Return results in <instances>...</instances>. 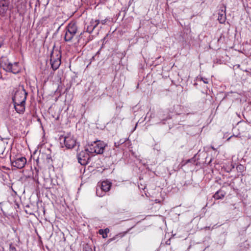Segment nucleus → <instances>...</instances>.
Returning <instances> with one entry per match:
<instances>
[{"label": "nucleus", "instance_id": "nucleus-1", "mask_svg": "<svg viewBox=\"0 0 251 251\" xmlns=\"http://www.w3.org/2000/svg\"><path fill=\"white\" fill-rule=\"evenodd\" d=\"M27 95V93L23 86H19L14 89L12 100L15 109L17 113L21 114L25 112Z\"/></svg>", "mask_w": 251, "mask_h": 251}, {"label": "nucleus", "instance_id": "nucleus-2", "mask_svg": "<svg viewBox=\"0 0 251 251\" xmlns=\"http://www.w3.org/2000/svg\"><path fill=\"white\" fill-rule=\"evenodd\" d=\"M0 66L6 71L11 72L15 74H18L21 70V67L18 62L11 63L7 59H3L1 61Z\"/></svg>", "mask_w": 251, "mask_h": 251}, {"label": "nucleus", "instance_id": "nucleus-3", "mask_svg": "<svg viewBox=\"0 0 251 251\" xmlns=\"http://www.w3.org/2000/svg\"><path fill=\"white\" fill-rule=\"evenodd\" d=\"M61 54L60 50L53 49L50 57V63L54 70L57 69L61 64Z\"/></svg>", "mask_w": 251, "mask_h": 251}, {"label": "nucleus", "instance_id": "nucleus-4", "mask_svg": "<svg viewBox=\"0 0 251 251\" xmlns=\"http://www.w3.org/2000/svg\"><path fill=\"white\" fill-rule=\"evenodd\" d=\"M105 146L106 144L103 142L97 141L89 145L87 148L91 154H101L103 152Z\"/></svg>", "mask_w": 251, "mask_h": 251}, {"label": "nucleus", "instance_id": "nucleus-5", "mask_svg": "<svg viewBox=\"0 0 251 251\" xmlns=\"http://www.w3.org/2000/svg\"><path fill=\"white\" fill-rule=\"evenodd\" d=\"M77 27L75 23H70L66 28V31L64 35V40L66 42L71 41L74 36L76 33Z\"/></svg>", "mask_w": 251, "mask_h": 251}, {"label": "nucleus", "instance_id": "nucleus-6", "mask_svg": "<svg viewBox=\"0 0 251 251\" xmlns=\"http://www.w3.org/2000/svg\"><path fill=\"white\" fill-rule=\"evenodd\" d=\"M111 186V183L108 181H102L96 190V194L99 197H102L105 193L109 191Z\"/></svg>", "mask_w": 251, "mask_h": 251}, {"label": "nucleus", "instance_id": "nucleus-7", "mask_svg": "<svg viewBox=\"0 0 251 251\" xmlns=\"http://www.w3.org/2000/svg\"><path fill=\"white\" fill-rule=\"evenodd\" d=\"M64 145L68 149L73 148L76 144V139L70 133H67L63 137Z\"/></svg>", "mask_w": 251, "mask_h": 251}, {"label": "nucleus", "instance_id": "nucleus-8", "mask_svg": "<svg viewBox=\"0 0 251 251\" xmlns=\"http://www.w3.org/2000/svg\"><path fill=\"white\" fill-rule=\"evenodd\" d=\"M78 162L82 165L87 164L90 159L89 152L88 148L78 153L77 155Z\"/></svg>", "mask_w": 251, "mask_h": 251}, {"label": "nucleus", "instance_id": "nucleus-9", "mask_svg": "<svg viewBox=\"0 0 251 251\" xmlns=\"http://www.w3.org/2000/svg\"><path fill=\"white\" fill-rule=\"evenodd\" d=\"M26 163V159L25 157H21L16 158L12 161L13 166L18 169L24 168Z\"/></svg>", "mask_w": 251, "mask_h": 251}, {"label": "nucleus", "instance_id": "nucleus-10", "mask_svg": "<svg viewBox=\"0 0 251 251\" xmlns=\"http://www.w3.org/2000/svg\"><path fill=\"white\" fill-rule=\"evenodd\" d=\"M100 23V22L99 20H94L92 19L90 22L89 25L87 27L86 31L89 33H92Z\"/></svg>", "mask_w": 251, "mask_h": 251}, {"label": "nucleus", "instance_id": "nucleus-11", "mask_svg": "<svg viewBox=\"0 0 251 251\" xmlns=\"http://www.w3.org/2000/svg\"><path fill=\"white\" fill-rule=\"evenodd\" d=\"M226 195V193L222 190L218 191L213 196L215 199L219 200L223 198Z\"/></svg>", "mask_w": 251, "mask_h": 251}, {"label": "nucleus", "instance_id": "nucleus-12", "mask_svg": "<svg viewBox=\"0 0 251 251\" xmlns=\"http://www.w3.org/2000/svg\"><path fill=\"white\" fill-rule=\"evenodd\" d=\"M0 0V13H4L7 9V6L5 3Z\"/></svg>", "mask_w": 251, "mask_h": 251}, {"label": "nucleus", "instance_id": "nucleus-13", "mask_svg": "<svg viewBox=\"0 0 251 251\" xmlns=\"http://www.w3.org/2000/svg\"><path fill=\"white\" fill-rule=\"evenodd\" d=\"M126 233V232H121L119 233L116 235H115L113 237L109 239V241H112L115 240H116L119 238H123Z\"/></svg>", "mask_w": 251, "mask_h": 251}, {"label": "nucleus", "instance_id": "nucleus-14", "mask_svg": "<svg viewBox=\"0 0 251 251\" xmlns=\"http://www.w3.org/2000/svg\"><path fill=\"white\" fill-rule=\"evenodd\" d=\"M126 233V232H121L119 233L116 235H115L113 237L109 239V241H112L115 240H116L119 238H123Z\"/></svg>", "mask_w": 251, "mask_h": 251}, {"label": "nucleus", "instance_id": "nucleus-15", "mask_svg": "<svg viewBox=\"0 0 251 251\" xmlns=\"http://www.w3.org/2000/svg\"><path fill=\"white\" fill-rule=\"evenodd\" d=\"M218 20L220 23H224L226 20V15L224 14H219Z\"/></svg>", "mask_w": 251, "mask_h": 251}, {"label": "nucleus", "instance_id": "nucleus-16", "mask_svg": "<svg viewBox=\"0 0 251 251\" xmlns=\"http://www.w3.org/2000/svg\"><path fill=\"white\" fill-rule=\"evenodd\" d=\"M99 233L100 235H101L103 238H106L107 237V235H106L104 231H103V229H100L99 230Z\"/></svg>", "mask_w": 251, "mask_h": 251}, {"label": "nucleus", "instance_id": "nucleus-17", "mask_svg": "<svg viewBox=\"0 0 251 251\" xmlns=\"http://www.w3.org/2000/svg\"><path fill=\"white\" fill-rule=\"evenodd\" d=\"M103 231H104L106 235H107V233L109 232V229L108 228H106L105 229H103Z\"/></svg>", "mask_w": 251, "mask_h": 251}, {"label": "nucleus", "instance_id": "nucleus-18", "mask_svg": "<svg viewBox=\"0 0 251 251\" xmlns=\"http://www.w3.org/2000/svg\"><path fill=\"white\" fill-rule=\"evenodd\" d=\"M202 80L204 83L207 84L208 83V80L206 78H202Z\"/></svg>", "mask_w": 251, "mask_h": 251}, {"label": "nucleus", "instance_id": "nucleus-19", "mask_svg": "<svg viewBox=\"0 0 251 251\" xmlns=\"http://www.w3.org/2000/svg\"><path fill=\"white\" fill-rule=\"evenodd\" d=\"M106 22V20L105 19L104 20H102L101 21V23L102 24V25H104L105 24V23Z\"/></svg>", "mask_w": 251, "mask_h": 251}, {"label": "nucleus", "instance_id": "nucleus-20", "mask_svg": "<svg viewBox=\"0 0 251 251\" xmlns=\"http://www.w3.org/2000/svg\"><path fill=\"white\" fill-rule=\"evenodd\" d=\"M47 159H49L48 162H49V160H50V155H47Z\"/></svg>", "mask_w": 251, "mask_h": 251}, {"label": "nucleus", "instance_id": "nucleus-21", "mask_svg": "<svg viewBox=\"0 0 251 251\" xmlns=\"http://www.w3.org/2000/svg\"><path fill=\"white\" fill-rule=\"evenodd\" d=\"M2 44V39H0V47L1 46Z\"/></svg>", "mask_w": 251, "mask_h": 251}]
</instances>
